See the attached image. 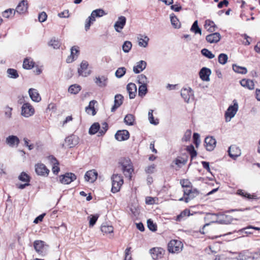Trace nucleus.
<instances>
[{
  "label": "nucleus",
  "instance_id": "35",
  "mask_svg": "<svg viewBox=\"0 0 260 260\" xmlns=\"http://www.w3.org/2000/svg\"><path fill=\"white\" fill-rule=\"evenodd\" d=\"M35 65V62L30 58H26L23 63V67L25 69L29 70L32 69Z\"/></svg>",
  "mask_w": 260,
  "mask_h": 260
},
{
  "label": "nucleus",
  "instance_id": "27",
  "mask_svg": "<svg viewBox=\"0 0 260 260\" xmlns=\"http://www.w3.org/2000/svg\"><path fill=\"white\" fill-rule=\"evenodd\" d=\"M28 93L31 99L35 102H39L41 100V98L37 89L30 88L28 90Z\"/></svg>",
  "mask_w": 260,
  "mask_h": 260
},
{
  "label": "nucleus",
  "instance_id": "17",
  "mask_svg": "<svg viewBox=\"0 0 260 260\" xmlns=\"http://www.w3.org/2000/svg\"><path fill=\"white\" fill-rule=\"evenodd\" d=\"M129 137V132L127 130L118 131L115 135V139L119 141H125Z\"/></svg>",
  "mask_w": 260,
  "mask_h": 260
},
{
  "label": "nucleus",
  "instance_id": "49",
  "mask_svg": "<svg viewBox=\"0 0 260 260\" xmlns=\"http://www.w3.org/2000/svg\"><path fill=\"white\" fill-rule=\"evenodd\" d=\"M126 73V69L124 67H120L117 69L115 72V76L118 78L122 77Z\"/></svg>",
  "mask_w": 260,
  "mask_h": 260
},
{
  "label": "nucleus",
  "instance_id": "18",
  "mask_svg": "<svg viewBox=\"0 0 260 260\" xmlns=\"http://www.w3.org/2000/svg\"><path fill=\"white\" fill-rule=\"evenodd\" d=\"M228 151L230 156L234 159H236L241 155L240 149L236 145L231 146Z\"/></svg>",
  "mask_w": 260,
  "mask_h": 260
},
{
  "label": "nucleus",
  "instance_id": "55",
  "mask_svg": "<svg viewBox=\"0 0 260 260\" xmlns=\"http://www.w3.org/2000/svg\"><path fill=\"white\" fill-rule=\"evenodd\" d=\"M7 73L10 78L16 79L18 77V74L16 70L13 69H9L7 70Z\"/></svg>",
  "mask_w": 260,
  "mask_h": 260
},
{
  "label": "nucleus",
  "instance_id": "38",
  "mask_svg": "<svg viewBox=\"0 0 260 260\" xmlns=\"http://www.w3.org/2000/svg\"><path fill=\"white\" fill-rule=\"evenodd\" d=\"M124 123L128 125H133L135 122V117L133 115L127 114L124 118Z\"/></svg>",
  "mask_w": 260,
  "mask_h": 260
},
{
  "label": "nucleus",
  "instance_id": "57",
  "mask_svg": "<svg viewBox=\"0 0 260 260\" xmlns=\"http://www.w3.org/2000/svg\"><path fill=\"white\" fill-rule=\"evenodd\" d=\"M174 162L177 166L180 168L186 163L187 159L182 157H178L174 160Z\"/></svg>",
  "mask_w": 260,
  "mask_h": 260
},
{
  "label": "nucleus",
  "instance_id": "34",
  "mask_svg": "<svg viewBox=\"0 0 260 260\" xmlns=\"http://www.w3.org/2000/svg\"><path fill=\"white\" fill-rule=\"evenodd\" d=\"M219 222L223 224H229L233 221V218L231 215L222 214L219 217Z\"/></svg>",
  "mask_w": 260,
  "mask_h": 260
},
{
  "label": "nucleus",
  "instance_id": "64",
  "mask_svg": "<svg viewBox=\"0 0 260 260\" xmlns=\"http://www.w3.org/2000/svg\"><path fill=\"white\" fill-rule=\"evenodd\" d=\"M155 165L153 164L150 166H148L145 168V172L147 174H152L154 172L155 169Z\"/></svg>",
  "mask_w": 260,
  "mask_h": 260
},
{
  "label": "nucleus",
  "instance_id": "12",
  "mask_svg": "<svg viewBox=\"0 0 260 260\" xmlns=\"http://www.w3.org/2000/svg\"><path fill=\"white\" fill-rule=\"evenodd\" d=\"M88 66L87 61L83 60L80 64V68L78 69V73L79 76L87 77L90 74V71H86Z\"/></svg>",
  "mask_w": 260,
  "mask_h": 260
},
{
  "label": "nucleus",
  "instance_id": "36",
  "mask_svg": "<svg viewBox=\"0 0 260 260\" xmlns=\"http://www.w3.org/2000/svg\"><path fill=\"white\" fill-rule=\"evenodd\" d=\"M107 13L105 12L104 10H103L102 9H96L95 10H93L91 13V16L92 17H93L94 19H95L96 17H101L104 15H107Z\"/></svg>",
  "mask_w": 260,
  "mask_h": 260
},
{
  "label": "nucleus",
  "instance_id": "23",
  "mask_svg": "<svg viewBox=\"0 0 260 260\" xmlns=\"http://www.w3.org/2000/svg\"><path fill=\"white\" fill-rule=\"evenodd\" d=\"M6 142L9 146L13 147L15 146H17L20 141L17 136L12 135L6 138Z\"/></svg>",
  "mask_w": 260,
  "mask_h": 260
},
{
  "label": "nucleus",
  "instance_id": "15",
  "mask_svg": "<svg viewBox=\"0 0 260 260\" xmlns=\"http://www.w3.org/2000/svg\"><path fill=\"white\" fill-rule=\"evenodd\" d=\"M98 173L95 170L87 171L84 176L85 180L89 182L93 183L97 179Z\"/></svg>",
  "mask_w": 260,
  "mask_h": 260
},
{
  "label": "nucleus",
  "instance_id": "37",
  "mask_svg": "<svg viewBox=\"0 0 260 260\" xmlns=\"http://www.w3.org/2000/svg\"><path fill=\"white\" fill-rule=\"evenodd\" d=\"M114 228L112 225L103 224L101 225V230L104 234H110L113 233Z\"/></svg>",
  "mask_w": 260,
  "mask_h": 260
},
{
  "label": "nucleus",
  "instance_id": "29",
  "mask_svg": "<svg viewBox=\"0 0 260 260\" xmlns=\"http://www.w3.org/2000/svg\"><path fill=\"white\" fill-rule=\"evenodd\" d=\"M48 159L53 165L52 171L54 174H57L60 171V169L58 167L59 163L58 162L56 159L53 156H49Z\"/></svg>",
  "mask_w": 260,
  "mask_h": 260
},
{
  "label": "nucleus",
  "instance_id": "54",
  "mask_svg": "<svg viewBox=\"0 0 260 260\" xmlns=\"http://www.w3.org/2000/svg\"><path fill=\"white\" fill-rule=\"evenodd\" d=\"M202 54L206 57L212 59L215 57V55L208 49L204 48L201 50Z\"/></svg>",
  "mask_w": 260,
  "mask_h": 260
},
{
  "label": "nucleus",
  "instance_id": "24",
  "mask_svg": "<svg viewBox=\"0 0 260 260\" xmlns=\"http://www.w3.org/2000/svg\"><path fill=\"white\" fill-rule=\"evenodd\" d=\"M221 36L218 32H215L207 36L206 39L210 43H217L220 41Z\"/></svg>",
  "mask_w": 260,
  "mask_h": 260
},
{
  "label": "nucleus",
  "instance_id": "33",
  "mask_svg": "<svg viewBox=\"0 0 260 260\" xmlns=\"http://www.w3.org/2000/svg\"><path fill=\"white\" fill-rule=\"evenodd\" d=\"M251 257V253L248 250H244L239 252L236 258L238 260H247Z\"/></svg>",
  "mask_w": 260,
  "mask_h": 260
},
{
  "label": "nucleus",
  "instance_id": "56",
  "mask_svg": "<svg viewBox=\"0 0 260 260\" xmlns=\"http://www.w3.org/2000/svg\"><path fill=\"white\" fill-rule=\"evenodd\" d=\"M19 179L23 182H26V183H28L30 181L29 176L25 172H22L21 174L19 176Z\"/></svg>",
  "mask_w": 260,
  "mask_h": 260
},
{
  "label": "nucleus",
  "instance_id": "11",
  "mask_svg": "<svg viewBox=\"0 0 260 260\" xmlns=\"http://www.w3.org/2000/svg\"><path fill=\"white\" fill-rule=\"evenodd\" d=\"M35 171L38 175L43 176H48L50 172L49 170L42 163H39L35 165Z\"/></svg>",
  "mask_w": 260,
  "mask_h": 260
},
{
  "label": "nucleus",
  "instance_id": "3",
  "mask_svg": "<svg viewBox=\"0 0 260 260\" xmlns=\"http://www.w3.org/2000/svg\"><path fill=\"white\" fill-rule=\"evenodd\" d=\"M233 102V105L230 106L225 112V118L226 122L230 121L231 119L235 116L238 111V105L237 102L235 100Z\"/></svg>",
  "mask_w": 260,
  "mask_h": 260
},
{
  "label": "nucleus",
  "instance_id": "58",
  "mask_svg": "<svg viewBox=\"0 0 260 260\" xmlns=\"http://www.w3.org/2000/svg\"><path fill=\"white\" fill-rule=\"evenodd\" d=\"M180 183L183 187L188 188L191 187V183L188 179H182Z\"/></svg>",
  "mask_w": 260,
  "mask_h": 260
},
{
  "label": "nucleus",
  "instance_id": "7",
  "mask_svg": "<svg viewBox=\"0 0 260 260\" xmlns=\"http://www.w3.org/2000/svg\"><path fill=\"white\" fill-rule=\"evenodd\" d=\"M76 179V176L72 173H67L59 176V181L64 184H69Z\"/></svg>",
  "mask_w": 260,
  "mask_h": 260
},
{
  "label": "nucleus",
  "instance_id": "44",
  "mask_svg": "<svg viewBox=\"0 0 260 260\" xmlns=\"http://www.w3.org/2000/svg\"><path fill=\"white\" fill-rule=\"evenodd\" d=\"M153 110H149L148 112V120L149 122L152 124H154L155 125H157L159 123L158 120L157 119H156L155 120L154 119V117L153 115Z\"/></svg>",
  "mask_w": 260,
  "mask_h": 260
},
{
  "label": "nucleus",
  "instance_id": "30",
  "mask_svg": "<svg viewBox=\"0 0 260 260\" xmlns=\"http://www.w3.org/2000/svg\"><path fill=\"white\" fill-rule=\"evenodd\" d=\"M204 27L207 31L212 32L217 28L215 23L209 19L206 20L205 22Z\"/></svg>",
  "mask_w": 260,
  "mask_h": 260
},
{
  "label": "nucleus",
  "instance_id": "1",
  "mask_svg": "<svg viewBox=\"0 0 260 260\" xmlns=\"http://www.w3.org/2000/svg\"><path fill=\"white\" fill-rule=\"evenodd\" d=\"M111 180L112 182L111 189L112 192L113 193L118 192L123 183L122 176L118 174H114L112 176Z\"/></svg>",
  "mask_w": 260,
  "mask_h": 260
},
{
  "label": "nucleus",
  "instance_id": "9",
  "mask_svg": "<svg viewBox=\"0 0 260 260\" xmlns=\"http://www.w3.org/2000/svg\"><path fill=\"white\" fill-rule=\"evenodd\" d=\"M28 9V2L27 0L21 1L17 6L14 11V14L16 12L19 14H25Z\"/></svg>",
  "mask_w": 260,
  "mask_h": 260
},
{
  "label": "nucleus",
  "instance_id": "21",
  "mask_svg": "<svg viewBox=\"0 0 260 260\" xmlns=\"http://www.w3.org/2000/svg\"><path fill=\"white\" fill-rule=\"evenodd\" d=\"M79 48L77 46H74L71 49V55L67 59L68 63H71L76 59L78 55Z\"/></svg>",
  "mask_w": 260,
  "mask_h": 260
},
{
  "label": "nucleus",
  "instance_id": "19",
  "mask_svg": "<svg viewBox=\"0 0 260 260\" xmlns=\"http://www.w3.org/2000/svg\"><path fill=\"white\" fill-rule=\"evenodd\" d=\"M164 250L161 248H153L150 250V253L153 259L161 258L163 255Z\"/></svg>",
  "mask_w": 260,
  "mask_h": 260
},
{
  "label": "nucleus",
  "instance_id": "2",
  "mask_svg": "<svg viewBox=\"0 0 260 260\" xmlns=\"http://www.w3.org/2000/svg\"><path fill=\"white\" fill-rule=\"evenodd\" d=\"M182 243L177 240H171L168 244V250L171 253H178L182 250Z\"/></svg>",
  "mask_w": 260,
  "mask_h": 260
},
{
  "label": "nucleus",
  "instance_id": "53",
  "mask_svg": "<svg viewBox=\"0 0 260 260\" xmlns=\"http://www.w3.org/2000/svg\"><path fill=\"white\" fill-rule=\"evenodd\" d=\"M190 215V211L188 210H184L179 215L177 216L176 220L181 221L184 217H188Z\"/></svg>",
  "mask_w": 260,
  "mask_h": 260
},
{
  "label": "nucleus",
  "instance_id": "10",
  "mask_svg": "<svg viewBox=\"0 0 260 260\" xmlns=\"http://www.w3.org/2000/svg\"><path fill=\"white\" fill-rule=\"evenodd\" d=\"M125 17L121 16L119 17L114 25V28L116 32H120L126 24Z\"/></svg>",
  "mask_w": 260,
  "mask_h": 260
},
{
  "label": "nucleus",
  "instance_id": "51",
  "mask_svg": "<svg viewBox=\"0 0 260 260\" xmlns=\"http://www.w3.org/2000/svg\"><path fill=\"white\" fill-rule=\"evenodd\" d=\"M99 215L98 214L91 215L88 217L89 222V225L90 227H92L96 223Z\"/></svg>",
  "mask_w": 260,
  "mask_h": 260
},
{
  "label": "nucleus",
  "instance_id": "22",
  "mask_svg": "<svg viewBox=\"0 0 260 260\" xmlns=\"http://www.w3.org/2000/svg\"><path fill=\"white\" fill-rule=\"evenodd\" d=\"M108 78L105 76H96L94 79L95 83L100 87L107 86Z\"/></svg>",
  "mask_w": 260,
  "mask_h": 260
},
{
  "label": "nucleus",
  "instance_id": "61",
  "mask_svg": "<svg viewBox=\"0 0 260 260\" xmlns=\"http://www.w3.org/2000/svg\"><path fill=\"white\" fill-rule=\"evenodd\" d=\"M47 18V15L45 12H42L39 14L38 20L40 22H45Z\"/></svg>",
  "mask_w": 260,
  "mask_h": 260
},
{
  "label": "nucleus",
  "instance_id": "25",
  "mask_svg": "<svg viewBox=\"0 0 260 260\" xmlns=\"http://www.w3.org/2000/svg\"><path fill=\"white\" fill-rule=\"evenodd\" d=\"M147 63L144 60H140L137 63V64L133 67V72L138 74L143 71L146 67Z\"/></svg>",
  "mask_w": 260,
  "mask_h": 260
},
{
  "label": "nucleus",
  "instance_id": "43",
  "mask_svg": "<svg viewBox=\"0 0 260 260\" xmlns=\"http://www.w3.org/2000/svg\"><path fill=\"white\" fill-rule=\"evenodd\" d=\"M233 69L235 72L242 74H245L247 72L246 68L240 67L236 64L233 66Z\"/></svg>",
  "mask_w": 260,
  "mask_h": 260
},
{
  "label": "nucleus",
  "instance_id": "62",
  "mask_svg": "<svg viewBox=\"0 0 260 260\" xmlns=\"http://www.w3.org/2000/svg\"><path fill=\"white\" fill-rule=\"evenodd\" d=\"M147 226L149 229L152 231H156V225L153 222L151 219L147 220Z\"/></svg>",
  "mask_w": 260,
  "mask_h": 260
},
{
  "label": "nucleus",
  "instance_id": "31",
  "mask_svg": "<svg viewBox=\"0 0 260 260\" xmlns=\"http://www.w3.org/2000/svg\"><path fill=\"white\" fill-rule=\"evenodd\" d=\"M241 85L249 90H252L254 88V84L252 80L247 79H243L240 81Z\"/></svg>",
  "mask_w": 260,
  "mask_h": 260
},
{
  "label": "nucleus",
  "instance_id": "14",
  "mask_svg": "<svg viewBox=\"0 0 260 260\" xmlns=\"http://www.w3.org/2000/svg\"><path fill=\"white\" fill-rule=\"evenodd\" d=\"M65 142L69 148H73L79 143V138L75 135H71L65 139Z\"/></svg>",
  "mask_w": 260,
  "mask_h": 260
},
{
  "label": "nucleus",
  "instance_id": "41",
  "mask_svg": "<svg viewBox=\"0 0 260 260\" xmlns=\"http://www.w3.org/2000/svg\"><path fill=\"white\" fill-rule=\"evenodd\" d=\"M190 30L193 32L194 34H199L200 35L202 34L201 29L198 26V21L196 20L192 24Z\"/></svg>",
  "mask_w": 260,
  "mask_h": 260
},
{
  "label": "nucleus",
  "instance_id": "6",
  "mask_svg": "<svg viewBox=\"0 0 260 260\" xmlns=\"http://www.w3.org/2000/svg\"><path fill=\"white\" fill-rule=\"evenodd\" d=\"M35 113V109L28 103H24L21 108V114L25 117H29Z\"/></svg>",
  "mask_w": 260,
  "mask_h": 260
},
{
  "label": "nucleus",
  "instance_id": "59",
  "mask_svg": "<svg viewBox=\"0 0 260 260\" xmlns=\"http://www.w3.org/2000/svg\"><path fill=\"white\" fill-rule=\"evenodd\" d=\"M187 150L189 152L191 159L197 156V151L195 150L194 148L192 145L188 146L187 148Z\"/></svg>",
  "mask_w": 260,
  "mask_h": 260
},
{
  "label": "nucleus",
  "instance_id": "42",
  "mask_svg": "<svg viewBox=\"0 0 260 260\" xmlns=\"http://www.w3.org/2000/svg\"><path fill=\"white\" fill-rule=\"evenodd\" d=\"M96 103V101L94 100L91 101L89 102L88 106L86 108V112L88 114H89V110H91V114L92 115H94L95 114L96 112L94 107V105Z\"/></svg>",
  "mask_w": 260,
  "mask_h": 260
},
{
  "label": "nucleus",
  "instance_id": "28",
  "mask_svg": "<svg viewBox=\"0 0 260 260\" xmlns=\"http://www.w3.org/2000/svg\"><path fill=\"white\" fill-rule=\"evenodd\" d=\"M123 97L121 94L115 96L114 105L111 108V112H114L123 103Z\"/></svg>",
  "mask_w": 260,
  "mask_h": 260
},
{
  "label": "nucleus",
  "instance_id": "16",
  "mask_svg": "<svg viewBox=\"0 0 260 260\" xmlns=\"http://www.w3.org/2000/svg\"><path fill=\"white\" fill-rule=\"evenodd\" d=\"M205 147L208 151H212L216 146V141L212 137H207L205 139Z\"/></svg>",
  "mask_w": 260,
  "mask_h": 260
},
{
  "label": "nucleus",
  "instance_id": "20",
  "mask_svg": "<svg viewBox=\"0 0 260 260\" xmlns=\"http://www.w3.org/2000/svg\"><path fill=\"white\" fill-rule=\"evenodd\" d=\"M137 41L140 47L146 48L148 46L149 38L147 36L139 35L137 37Z\"/></svg>",
  "mask_w": 260,
  "mask_h": 260
},
{
  "label": "nucleus",
  "instance_id": "63",
  "mask_svg": "<svg viewBox=\"0 0 260 260\" xmlns=\"http://www.w3.org/2000/svg\"><path fill=\"white\" fill-rule=\"evenodd\" d=\"M14 10L12 9H7L3 13V16L5 18H8L13 14H14Z\"/></svg>",
  "mask_w": 260,
  "mask_h": 260
},
{
  "label": "nucleus",
  "instance_id": "8",
  "mask_svg": "<svg viewBox=\"0 0 260 260\" xmlns=\"http://www.w3.org/2000/svg\"><path fill=\"white\" fill-rule=\"evenodd\" d=\"M181 96L183 98L185 102L189 103L193 99V91L191 88H183L181 90Z\"/></svg>",
  "mask_w": 260,
  "mask_h": 260
},
{
  "label": "nucleus",
  "instance_id": "26",
  "mask_svg": "<svg viewBox=\"0 0 260 260\" xmlns=\"http://www.w3.org/2000/svg\"><path fill=\"white\" fill-rule=\"evenodd\" d=\"M127 90L129 94L130 99H134L137 93V86L135 84L133 83H129L126 86Z\"/></svg>",
  "mask_w": 260,
  "mask_h": 260
},
{
  "label": "nucleus",
  "instance_id": "50",
  "mask_svg": "<svg viewBox=\"0 0 260 260\" xmlns=\"http://www.w3.org/2000/svg\"><path fill=\"white\" fill-rule=\"evenodd\" d=\"M95 21V19L92 17L91 15L87 18L85 23V29L86 31L89 29L91 24Z\"/></svg>",
  "mask_w": 260,
  "mask_h": 260
},
{
  "label": "nucleus",
  "instance_id": "52",
  "mask_svg": "<svg viewBox=\"0 0 260 260\" xmlns=\"http://www.w3.org/2000/svg\"><path fill=\"white\" fill-rule=\"evenodd\" d=\"M228 55L224 53H221L219 55L218 59L219 63L225 64L228 61Z\"/></svg>",
  "mask_w": 260,
  "mask_h": 260
},
{
  "label": "nucleus",
  "instance_id": "45",
  "mask_svg": "<svg viewBox=\"0 0 260 260\" xmlns=\"http://www.w3.org/2000/svg\"><path fill=\"white\" fill-rule=\"evenodd\" d=\"M132 47V44L129 41H126L122 45V50L125 53H128L131 50Z\"/></svg>",
  "mask_w": 260,
  "mask_h": 260
},
{
  "label": "nucleus",
  "instance_id": "39",
  "mask_svg": "<svg viewBox=\"0 0 260 260\" xmlns=\"http://www.w3.org/2000/svg\"><path fill=\"white\" fill-rule=\"evenodd\" d=\"M81 89V87L78 84H73L71 85L68 89V91L71 94H76Z\"/></svg>",
  "mask_w": 260,
  "mask_h": 260
},
{
  "label": "nucleus",
  "instance_id": "46",
  "mask_svg": "<svg viewBox=\"0 0 260 260\" xmlns=\"http://www.w3.org/2000/svg\"><path fill=\"white\" fill-rule=\"evenodd\" d=\"M138 83L140 85H147L148 83V79L146 76L143 74H141L138 76Z\"/></svg>",
  "mask_w": 260,
  "mask_h": 260
},
{
  "label": "nucleus",
  "instance_id": "40",
  "mask_svg": "<svg viewBox=\"0 0 260 260\" xmlns=\"http://www.w3.org/2000/svg\"><path fill=\"white\" fill-rule=\"evenodd\" d=\"M100 125L98 122L94 123L89 129V134L94 135L98 132L100 133Z\"/></svg>",
  "mask_w": 260,
  "mask_h": 260
},
{
  "label": "nucleus",
  "instance_id": "48",
  "mask_svg": "<svg viewBox=\"0 0 260 260\" xmlns=\"http://www.w3.org/2000/svg\"><path fill=\"white\" fill-rule=\"evenodd\" d=\"M171 22L172 25L175 28H179L180 26V23L178 18L174 15H170Z\"/></svg>",
  "mask_w": 260,
  "mask_h": 260
},
{
  "label": "nucleus",
  "instance_id": "32",
  "mask_svg": "<svg viewBox=\"0 0 260 260\" xmlns=\"http://www.w3.org/2000/svg\"><path fill=\"white\" fill-rule=\"evenodd\" d=\"M45 242L41 240H36L34 242V246L36 252L42 254L43 252Z\"/></svg>",
  "mask_w": 260,
  "mask_h": 260
},
{
  "label": "nucleus",
  "instance_id": "13",
  "mask_svg": "<svg viewBox=\"0 0 260 260\" xmlns=\"http://www.w3.org/2000/svg\"><path fill=\"white\" fill-rule=\"evenodd\" d=\"M211 74V70L206 67L202 68L199 72L200 77L204 81H209Z\"/></svg>",
  "mask_w": 260,
  "mask_h": 260
},
{
  "label": "nucleus",
  "instance_id": "5",
  "mask_svg": "<svg viewBox=\"0 0 260 260\" xmlns=\"http://www.w3.org/2000/svg\"><path fill=\"white\" fill-rule=\"evenodd\" d=\"M184 201L186 203H188L189 201L197 197L200 192L196 188L188 189L184 190Z\"/></svg>",
  "mask_w": 260,
  "mask_h": 260
},
{
  "label": "nucleus",
  "instance_id": "60",
  "mask_svg": "<svg viewBox=\"0 0 260 260\" xmlns=\"http://www.w3.org/2000/svg\"><path fill=\"white\" fill-rule=\"evenodd\" d=\"M49 45L54 49H57L60 47V43L58 40L52 39L50 41Z\"/></svg>",
  "mask_w": 260,
  "mask_h": 260
},
{
  "label": "nucleus",
  "instance_id": "4",
  "mask_svg": "<svg viewBox=\"0 0 260 260\" xmlns=\"http://www.w3.org/2000/svg\"><path fill=\"white\" fill-rule=\"evenodd\" d=\"M122 170L126 177L131 178V175L134 171L132 162L129 159H125L121 162Z\"/></svg>",
  "mask_w": 260,
  "mask_h": 260
},
{
  "label": "nucleus",
  "instance_id": "47",
  "mask_svg": "<svg viewBox=\"0 0 260 260\" xmlns=\"http://www.w3.org/2000/svg\"><path fill=\"white\" fill-rule=\"evenodd\" d=\"M147 85H140L138 89L139 95L141 97L145 96L147 92Z\"/></svg>",
  "mask_w": 260,
  "mask_h": 260
}]
</instances>
